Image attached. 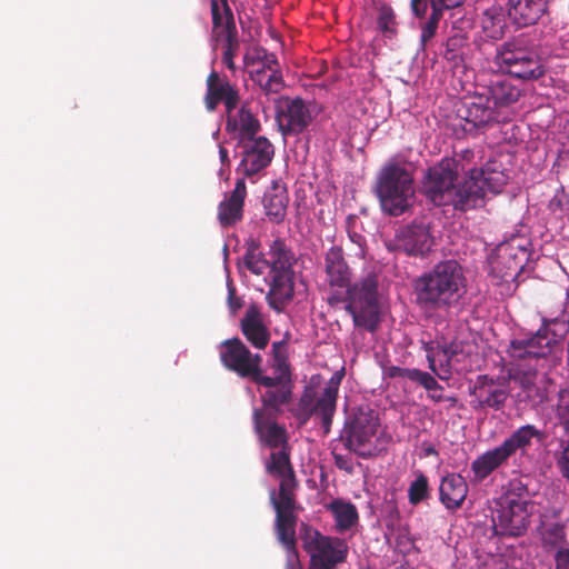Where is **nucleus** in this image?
I'll use <instances>...</instances> for the list:
<instances>
[{"label":"nucleus","instance_id":"nucleus-12","mask_svg":"<svg viewBox=\"0 0 569 569\" xmlns=\"http://www.w3.org/2000/svg\"><path fill=\"white\" fill-rule=\"evenodd\" d=\"M457 114L463 121L462 130L475 136L479 129H483L492 122H506L507 116H502L501 111L496 110L487 96L480 90L472 96L463 98Z\"/></svg>","mask_w":569,"mask_h":569},{"label":"nucleus","instance_id":"nucleus-49","mask_svg":"<svg viewBox=\"0 0 569 569\" xmlns=\"http://www.w3.org/2000/svg\"><path fill=\"white\" fill-rule=\"evenodd\" d=\"M525 398L532 403V406H539L548 401V391L545 387L536 383L533 388L526 393Z\"/></svg>","mask_w":569,"mask_h":569},{"label":"nucleus","instance_id":"nucleus-20","mask_svg":"<svg viewBox=\"0 0 569 569\" xmlns=\"http://www.w3.org/2000/svg\"><path fill=\"white\" fill-rule=\"evenodd\" d=\"M527 251L512 243L498 246L495 257L490 261V272L493 277L508 281L515 279L523 269Z\"/></svg>","mask_w":569,"mask_h":569},{"label":"nucleus","instance_id":"nucleus-47","mask_svg":"<svg viewBox=\"0 0 569 569\" xmlns=\"http://www.w3.org/2000/svg\"><path fill=\"white\" fill-rule=\"evenodd\" d=\"M556 465L561 476L569 481V441L562 443V449L556 453Z\"/></svg>","mask_w":569,"mask_h":569},{"label":"nucleus","instance_id":"nucleus-11","mask_svg":"<svg viewBox=\"0 0 569 569\" xmlns=\"http://www.w3.org/2000/svg\"><path fill=\"white\" fill-rule=\"evenodd\" d=\"M220 360L226 369L258 386L262 356L251 352L239 338L227 339L220 345Z\"/></svg>","mask_w":569,"mask_h":569},{"label":"nucleus","instance_id":"nucleus-42","mask_svg":"<svg viewBox=\"0 0 569 569\" xmlns=\"http://www.w3.org/2000/svg\"><path fill=\"white\" fill-rule=\"evenodd\" d=\"M542 539L546 543L558 546L566 540V529L562 523L553 522L545 527L542 531Z\"/></svg>","mask_w":569,"mask_h":569},{"label":"nucleus","instance_id":"nucleus-61","mask_svg":"<svg viewBox=\"0 0 569 569\" xmlns=\"http://www.w3.org/2000/svg\"><path fill=\"white\" fill-rule=\"evenodd\" d=\"M549 208L552 211L561 210L562 208V196L556 194L549 202Z\"/></svg>","mask_w":569,"mask_h":569},{"label":"nucleus","instance_id":"nucleus-48","mask_svg":"<svg viewBox=\"0 0 569 569\" xmlns=\"http://www.w3.org/2000/svg\"><path fill=\"white\" fill-rule=\"evenodd\" d=\"M473 158H475V153L472 150L463 149L459 152H456L451 159H459L458 162L460 163V167L463 168V169H460V173H466L467 174L466 178H469V170L472 169L471 167H469V164L472 163Z\"/></svg>","mask_w":569,"mask_h":569},{"label":"nucleus","instance_id":"nucleus-21","mask_svg":"<svg viewBox=\"0 0 569 569\" xmlns=\"http://www.w3.org/2000/svg\"><path fill=\"white\" fill-rule=\"evenodd\" d=\"M431 246L429 228L422 223H412L397 233L393 248L409 256H425Z\"/></svg>","mask_w":569,"mask_h":569},{"label":"nucleus","instance_id":"nucleus-25","mask_svg":"<svg viewBox=\"0 0 569 569\" xmlns=\"http://www.w3.org/2000/svg\"><path fill=\"white\" fill-rule=\"evenodd\" d=\"M481 91L498 111L516 103L521 96V90L510 79L502 76L491 79L487 86L481 88Z\"/></svg>","mask_w":569,"mask_h":569},{"label":"nucleus","instance_id":"nucleus-55","mask_svg":"<svg viewBox=\"0 0 569 569\" xmlns=\"http://www.w3.org/2000/svg\"><path fill=\"white\" fill-rule=\"evenodd\" d=\"M465 0H431V8H437L440 11L459 7Z\"/></svg>","mask_w":569,"mask_h":569},{"label":"nucleus","instance_id":"nucleus-41","mask_svg":"<svg viewBox=\"0 0 569 569\" xmlns=\"http://www.w3.org/2000/svg\"><path fill=\"white\" fill-rule=\"evenodd\" d=\"M238 50H239V40L237 37V31L232 32V33L229 32V34H226V44H224V50H223V56H222V62L226 64V67L230 71L236 70V64H234L233 59H234Z\"/></svg>","mask_w":569,"mask_h":569},{"label":"nucleus","instance_id":"nucleus-30","mask_svg":"<svg viewBox=\"0 0 569 569\" xmlns=\"http://www.w3.org/2000/svg\"><path fill=\"white\" fill-rule=\"evenodd\" d=\"M532 439L541 442L546 439V433L533 425H525L515 430L500 446L510 458L518 450L526 451L531 446Z\"/></svg>","mask_w":569,"mask_h":569},{"label":"nucleus","instance_id":"nucleus-16","mask_svg":"<svg viewBox=\"0 0 569 569\" xmlns=\"http://www.w3.org/2000/svg\"><path fill=\"white\" fill-rule=\"evenodd\" d=\"M470 406L475 411L505 408L509 391L488 375H479L472 386H469Z\"/></svg>","mask_w":569,"mask_h":569},{"label":"nucleus","instance_id":"nucleus-9","mask_svg":"<svg viewBox=\"0 0 569 569\" xmlns=\"http://www.w3.org/2000/svg\"><path fill=\"white\" fill-rule=\"evenodd\" d=\"M379 426L377 413L367 408H358L346 421L340 433L345 447L361 458L372 456V439Z\"/></svg>","mask_w":569,"mask_h":569},{"label":"nucleus","instance_id":"nucleus-39","mask_svg":"<svg viewBox=\"0 0 569 569\" xmlns=\"http://www.w3.org/2000/svg\"><path fill=\"white\" fill-rule=\"evenodd\" d=\"M466 44V39L462 36L455 34L443 44L442 56L446 60L457 63L462 56V48Z\"/></svg>","mask_w":569,"mask_h":569},{"label":"nucleus","instance_id":"nucleus-13","mask_svg":"<svg viewBox=\"0 0 569 569\" xmlns=\"http://www.w3.org/2000/svg\"><path fill=\"white\" fill-rule=\"evenodd\" d=\"M282 407L262 405L252 411L253 431L261 447L270 450L290 446L287 428L277 421Z\"/></svg>","mask_w":569,"mask_h":569},{"label":"nucleus","instance_id":"nucleus-37","mask_svg":"<svg viewBox=\"0 0 569 569\" xmlns=\"http://www.w3.org/2000/svg\"><path fill=\"white\" fill-rule=\"evenodd\" d=\"M259 243L254 239H249L246 242V253L243 256V264L254 274H262L269 267V262L263 259L259 250Z\"/></svg>","mask_w":569,"mask_h":569},{"label":"nucleus","instance_id":"nucleus-59","mask_svg":"<svg viewBox=\"0 0 569 569\" xmlns=\"http://www.w3.org/2000/svg\"><path fill=\"white\" fill-rule=\"evenodd\" d=\"M425 350L427 351V360H428L429 369L432 372H435L440 379H445V377L441 376L440 373H438L436 370V359H435V356L431 353L432 348L429 347V345H427Z\"/></svg>","mask_w":569,"mask_h":569},{"label":"nucleus","instance_id":"nucleus-15","mask_svg":"<svg viewBox=\"0 0 569 569\" xmlns=\"http://www.w3.org/2000/svg\"><path fill=\"white\" fill-rule=\"evenodd\" d=\"M273 261L271 267V286L268 300L271 307L279 309L286 301L293 297L292 272L290 269V256L282 248H273Z\"/></svg>","mask_w":569,"mask_h":569},{"label":"nucleus","instance_id":"nucleus-63","mask_svg":"<svg viewBox=\"0 0 569 569\" xmlns=\"http://www.w3.org/2000/svg\"><path fill=\"white\" fill-rule=\"evenodd\" d=\"M219 154H220V158H221L222 162L228 160V150L226 148H220Z\"/></svg>","mask_w":569,"mask_h":569},{"label":"nucleus","instance_id":"nucleus-5","mask_svg":"<svg viewBox=\"0 0 569 569\" xmlns=\"http://www.w3.org/2000/svg\"><path fill=\"white\" fill-rule=\"evenodd\" d=\"M269 366L272 375H266L262 365L259 368L258 386L262 405L279 408L292 400V369L289 361L286 339L274 341L271 346Z\"/></svg>","mask_w":569,"mask_h":569},{"label":"nucleus","instance_id":"nucleus-8","mask_svg":"<svg viewBox=\"0 0 569 569\" xmlns=\"http://www.w3.org/2000/svg\"><path fill=\"white\" fill-rule=\"evenodd\" d=\"M495 61L502 71L518 79L536 80L545 72L537 53L526 48L525 39L520 37L501 43Z\"/></svg>","mask_w":569,"mask_h":569},{"label":"nucleus","instance_id":"nucleus-1","mask_svg":"<svg viewBox=\"0 0 569 569\" xmlns=\"http://www.w3.org/2000/svg\"><path fill=\"white\" fill-rule=\"evenodd\" d=\"M458 161L442 159L426 171L422 190L435 206H452L459 211L476 209L485 206L488 192L498 194L508 182L501 164L489 161L481 169L469 170V178L456 184L462 169Z\"/></svg>","mask_w":569,"mask_h":569},{"label":"nucleus","instance_id":"nucleus-4","mask_svg":"<svg viewBox=\"0 0 569 569\" xmlns=\"http://www.w3.org/2000/svg\"><path fill=\"white\" fill-rule=\"evenodd\" d=\"M292 447L270 450L263 460L264 471L271 478L279 480V490L270 491V502L276 512V519L297 518L299 509L296 489L299 486L295 467L291 461Z\"/></svg>","mask_w":569,"mask_h":569},{"label":"nucleus","instance_id":"nucleus-64","mask_svg":"<svg viewBox=\"0 0 569 569\" xmlns=\"http://www.w3.org/2000/svg\"><path fill=\"white\" fill-rule=\"evenodd\" d=\"M395 569H415V568L411 567L410 565L406 563V565H400V566L396 567Z\"/></svg>","mask_w":569,"mask_h":569},{"label":"nucleus","instance_id":"nucleus-35","mask_svg":"<svg viewBox=\"0 0 569 569\" xmlns=\"http://www.w3.org/2000/svg\"><path fill=\"white\" fill-rule=\"evenodd\" d=\"M516 361H526L528 369H521V365L517 363L515 368L510 369L509 377L510 379L518 383L522 391L528 393L533 386L537 383V363L539 360L536 359H515Z\"/></svg>","mask_w":569,"mask_h":569},{"label":"nucleus","instance_id":"nucleus-7","mask_svg":"<svg viewBox=\"0 0 569 569\" xmlns=\"http://www.w3.org/2000/svg\"><path fill=\"white\" fill-rule=\"evenodd\" d=\"M413 192V179L405 167L388 163L380 170L376 194L385 212L390 216L402 214L409 208Z\"/></svg>","mask_w":569,"mask_h":569},{"label":"nucleus","instance_id":"nucleus-43","mask_svg":"<svg viewBox=\"0 0 569 569\" xmlns=\"http://www.w3.org/2000/svg\"><path fill=\"white\" fill-rule=\"evenodd\" d=\"M211 7V16H212V24L214 29H223L226 34L236 32V23L233 22L232 27L228 24L227 17L224 16V11H222V6L219 4L218 0L210 1Z\"/></svg>","mask_w":569,"mask_h":569},{"label":"nucleus","instance_id":"nucleus-52","mask_svg":"<svg viewBox=\"0 0 569 569\" xmlns=\"http://www.w3.org/2000/svg\"><path fill=\"white\" fill-rule=\"evenodd\" d=\"M335 465L338 469L346 471L347 473L353 472V465L351 458L340 453L333 452Z\"/></svg>","mask_w":569,"mask_h":569},{"label":"nucleus","instance_id":"nucleus-6","mask_svg":"<svg viewBox=\"0 0 569 569\" xmlns=\"http://www.w3.org/2000/svg\"><path fill=\"white\" fill-rule=\"evenodd\" d=\"M569 332V313L561 309L556 316H545L536 333L513 339L509 346L512 359H545Z\"/></svg>","mask_w":569,"mask_h":569},{"label":"nucleus","instance_id":"nucleus-14","mask_svg":"<svg viewBox=\"0 0 569 569\" xmlns=\"http://www.w3.org/2000/svg\"><path fill=\"white\" fill-rule=\"evenodd\" d=\"M528 518V501L508 496L492 516L493 530L499 536H521L527 529Z\"/></svg>","mask_w":569,"mask_h":569},{"label":"nucleus","instance_id":"nucleus-27","mask_svg":"<svg viewBox=\"0 0 569 569\" xmlns=\"http://www.w3.org/2000/svg\"><path fill=\"white\" fill-rule=\"evenodd\" d=\"M297 518L274 519V533L287 551L286 569H303L298 557L296 528Z\"/></svg>","mask_w":569,"mask_h":569},{"label":"nucleus","instance_id":"nucleus-54","mask_svg":"<svg viewBox=\"0 0 569 569\" xmlns=\"http://www.w3.org/2000/svg\"><path fill=\"white\" fill-rule=\"evenodd\" d=\"M228 306L231 312H236L242 307L241 298L237 297L234 287H228Z\"/></svg>","mask_w":569,"mask_h":569},{"label":"nucleus","instance_id":"nucleus-51","mask_svg":"<svg viewBox=\"0 0 569 569\" xmlns=\"http://www.w3.org/2000/svg\"><path fill=\"white\" fill-rule=\"evenodd\" d=\"M418 369L410 368H401L397 366H391L387 369V375L390 378H405L413 381Z\"/></svg>","mask_w":569,"mask_h":569},{"label":"nucleus","instance_id":"nucleus-57","mask_svg":"<svg viewBox=\"0 0 569 569\" xmlns=\"http://www.w3.org/2000/svg\"><path fill=\"white\" fill-rule=\"evenodd\" d=\"M411 10L416 17L422 18L426 14L428 8L427 0H411Z\"/></svg>","mask_w":569,"mask_h":569},{"label":"nucleus","instance_id":"nucleus-36","mask_svg":"<svg viewBox=\"0 0 569 569\" xmlns=\"http://www.w3.org/2000/svg\"><path fill=\"white\" fill-rule=\"evenodd\" d=\"M252 80L266 94L279 93L284 86L280 71L268 72L264 69H258L252 73Z\"/></svg>","mask_w":569,"mask_h":569},{"label":"nucleus","instance_id":"nucleus-33","mask_svg":"<svg viewBox=\"0 0 569 569\" xmlns=\"http://www.w3.org/2000/svg\"><path fill=\"white\" fill-rule=\"evenodd\" d=\"M481 28L486 37L492 40L502 39L508 28L503 8L501 6L487 8L482 13Z\"/></svg>","mask_w":569,"mask_h":569},{"label":"nucleus","instance_id":"nucleus-26","mask_svg":"<svg viewBox=\"0 0 569 569\" xmlns=\"http://www.w3.org/2000/svg\"><path fill=\"white\" fill-rule=\"evenodd\" d=\"M206 87L203 102L209 112L216 111L222 101L240 93L236 84L231 83L227 77L221 76L216 70L208 74Z\"/></svg>","mask_w":569,"mask_h":569},{"label":"nucleus","instance_id":"nucleus-22","mask_svg":"<svg viewBox=\"0 0 569 569\" xmlns=\"http://www.w3.org/2000/svg\"><path fill=\"white\" fill-rule=\"evenodd\" d=\"M550 0H507V16L517 28L536 24L547 12Z\"/></svg>","mask_w":569,"mask_h":569},{"label":"nucleus","instance_id":"nucleus-2","mask_svg":"<svg viewBox=\"0 0 569 569\" xmlns=\"http://www.w3.org/2000/svg\"><path fill=\"white\" fill-rule=\"evenodd\" d=\"M325 261L329 283L339 288L348 287L346 310L351 315L353 325L371 333L376 332L380 323L378 276L369 272L360 281L349 286L350 269L339 247H331Z\"/></svg>","mask_w":569,"mask_h":569},{"label":"nucleus","instance_id":"nucleus-62","mask_svg":"<svg viewBox=\"0 0 569 569\" xmlns=\"http://www.w3.org/2000/svg\"><path fill=\"white\" fill-rule=\"evenodd\" d=\"M337 567H330V566H325V565H310L309 563V569H336Z\"/></svg>","mask_w":569,"mask_h":569},{"label":"nucleus","instance_id":"nucleus-38","mask_svg":"<svg viewBox=\"0 0 569 569\" xmlns=\"http://www.w3.org/2000/svg\"><path fill=\"white\" fill-rule=\"evenodd\" d=\"M429 497L428 478L420 473L409 486L408 500L410 505L417 506Z\"/></svg>","mask_w":569,"mask_h":569},{"label":"nucleus","instance_id":"nucleus-24","mask_svg":"<svg viewBox=\"0 0 569 569\" xmlns=\"http://www.w3.org/2000/svg\"><path fill=\"white\" fill-rule=\"evenodd\" d=\"M247 197V187L243 178L237 180L233 190L226 193L218 206V220L221 227L230 228L243 218V206Z\"/></svg>","mask_w":569,"mask_h":569},{"label":"nucleus","instance_id":"nucleus-40","mask_svg":"<svg viewBox=\"0 0 569 569\" xmlns=\"http://www.w3.org/2000/svg\"><path fill=\"white\" fill-rule=\"evenodd\" d=\"M442 17V11L437 8H431V14L422 26L420 43L421 48L425 49L429 40H431L438 29V23Z\"/></svg>","mask_w":569,"mask_h":569},{"label":"nucleus","instance_id":"nucleus-56","mask_svg":"<svg viewBox=\"0 0 569 569\" xmlns=\"http://www.w3.org/2000/svg\"><path fill=\"white\" fill-rule=\"evenodd\" d=\"M428 397L435 402L447 401L451 407L457 405L458 399L455 396H445L442 391H433Z\"/></svg>","mask_w":569,"mask_h":569},{"label":"nucleus","instance_id":"nucleus-32","mask_svg":"<svg viewBox=\"0 0 569 569\" xmlns=\"http://www.w3.org/2000/svg\"><path fill=\"white\" fill-rule=\"evenodd\" d=\"M226 129L228 132L239 131L243 141L257 138L256 134L260 131L261 126L258 118L251 112L249 103L243 102L237 110L230 126H226Z\"/></svg>","mask_w":569,"mask_h":569},{"label":"nucleus","instance_id":"nucleus-28","mask_svg":"<svg viewBox=\"0 0 569 569\" xmlns=\"http://www.w3.org/2000/svg\"><path fill=\"white\" fill-rule=\"evenodd\" d=\"M468 483L459 473H450L442 478L439 496L441 503L451 511L459 509L468 495Z\"/></svg>","mask_w":569,"mask_h":569},{"label":"nucleus","instance_id":"nucleus-34","mask_svg":"<svg viewBox=\"0 0 569 569\" xmlns=\"http://www.w3.org/2000/svg\"><path fill=\"white\" fill-rule=\"evenodd\" d=\"M328 509L332 512L336 527L339 532L352 528L359 520L356 506L351 502H345L340 499L331 501Z\"/></svg>","mask_w":569,"mask_h":569},{"label":"nucleus","instance_id":"nucleus-44","mask_svg":"<svg viewBox=\"0 0 569 569\" xmlns=\"http://www.w3.org/2000/svg\"><path fill=\"white\" fill-rule=\"evenodd\" d=\"M557 417L569 433V390H560L557 403Z\"/></svg>","mask_w":569,"mask_h":569},{"label":"nucleus","instance_id":"nucleus-3","mask_svg":"<svg viewBox=\"0 0 569 569\" xmlns=\"http://www.w3.org/2000/svg\"><path fill=\"white\" fill-rule=\"evenodd\" d=\"M461 266L453 259L440 261L415 280L416 303L426 311L456 307L465 292Z\"/></svg>","mask_w":569,"mask_h":569},{"label":"nucleus","instance_id":"nucleus-19","mask_svg":"<svg viewBox=\"0 0 569 569\" xmlns=\"http://www.w3.org/2000/svg\"><path fill=\"white\" fill-rule=\"evenodd\" d=\"M241 154L238 171H241L246 177H253L271 163L274 148L266 137H257L242 141Z\"/></svg>","mask_w":569,"mask_h":569},{"label":"nucleus","instance_id":"nucleus-45","mask_svg":"<svg viewBox=\"0 0 569 569\" xmlns=\"http://www.w3.org/2000/svg\"><path fill=\"white\" fill-rule=\"evenodd\" d=\"M377 23L382 32H395L396 17L393 10L388 6H382L379 9Z\"/></svg>","mask_w":569,"mask_h":569},{"label":"nucleus","instance_id":"nucleus-31","mask_svg":"<svg viewBox=\"0 0 569 569\" xmlns=\"http://www.w3.org/2000/svg\"><path fill=\"white\" fill-rule=\"evenodd\" d=\"M288 201L287 190L276 183L264 193L263 207L266 216L271 222L280 223L283 221L287 214Z\"/></svg>","mask_w":569,"mask_h":569},{"label":"nucleus","instance_id":"nucleus-10","mask_svg":"<svg viewBox=\"0 0 569 569\" xmlns=\"http://www.w3.org/2000/svg\"><path fill=\"white\" fill-rule=\"evenodd\" d=\"M302 529V547L310 557V565L337 567L346 561L348 545L343 539L325 536L305 523Z\"/></svg>","mask_w":569,"mask_h":569},{"label":"nucleus","instance_id":"nucleus-18","mask_svg":"<svg viewBox=\"0 0 569 569\" xmlns=\"http://www.w3.org/2000/svg\"><path fill=\"white\" fill-rule=\"evenodd\" d=\"M345 377V370L336 371L327 382L322 395L317 399L316 405H311V398L303 395L300 400V406L308 415H317L321 418L325 432L328 433L332 423V418L337 408V398L339 387Z\"/></svg>","mask_w":569,"mask_h":569},{"label":"nucleus","instance_id":"nucleus-29","mask_svg":"<svg viewBox=\"0 0 569 569\" xmlns=\"http://www.w3.org/2000/svg\"><path fill=\"white\" fill-rule=\"evenodd\" d=\"M509 457L500 445L490 450H487L471 462V481L475 483L482 482L493 471L507 463Z\"/></svg>","mask_w":569,"mask_h":569},{"label":"nucleus","instance_id":"nucleus-17","mask_svg":"<svg viewBox=\"0 0 569 569\" xmlns=\"http://www.w3.org/2000/svg\"><path fill=\"white\" fill-rule=\"evenodd\" d=\"M277 123L283 136L303 132L312 122L310 107L301 98H282L277 106Z\"/></svg>","mask_w":569,"mask_h":569},{"label":"nucleus","instance_id":"nucleus-60","mask_svg":"<svg viewBox=\"0 0 569 569\" xmlns=\"http://www.w3.org/2000/svg\"><path fill=\"white\" fill-rule=\"evenodd\" d=\"M219 4L222 6V11H224V16L227 17V22L232 27L233 24V12L228 4V0H218Z\"/></svg>","mask_w":569,"mask_h":569},{"label":"nucleus","instance_id":"nucleus-53","mask_svg":"<svg viewBox=\"0 0 569 569\" xmlns=\"http://www.w3.org/2000/svg\"><path fill=\"white\" fill-rule=\"evenodd\" d=\"M556 569H569V548H560L555 555Z\"/></svg>","mask_w":569,"mask_h":569},{"label":"nucleus","instance_id":"nucleus-46","mask_svg":"<svg viewBox=\"0 0 569 569\" xmlns=\"http://www.w3.org/2000/svg\"><path fill=\"white\" fill-rule=\"evenodd\" d=\"M413 382L422 386L429 393L433 391H443V387L438 383V381L426 371H421L418 369Z\"/></svg>","mask_w":569,"mask_h":569},{"label":"nucleus","instance_id":"nucleus-58","mask_svg":"<svg viewBox=\"0 0 569 569\" xmlns=\"http://www.w3.org/2000/svg\"><path fill=\"white\" fill-rule=\"evenodd\" d=\"M268 72L280 71L278 68V61L274 54H266L262 61V68Z\"/></svg>","mask_w":569,"mask_h":569},{"label":"nucleus","instance_id":"nucleus-23","mask_svg":"<svg viewBox=\"0 0 569 569\" xmlns=\"http://www.w3.org/2000/svg\"><path fill=\"white\" fill-rule=\"evenodd\" d=\"M240 330L246 340L258 350H263L270 341V332L264 323L261 308L251 303L240 320Z\"/></svg>","mask_w":569,"mask_h":569},{"label":"nucleus","instance_id":"nucleus-50","mask_svg":"<svg viewBox=\"0 0 569 569\" xmlns=\"http://www.w3.org/2000/svg\"><path fill=\"white\" fill-rule=\"evenodd\" d=\"M240 93L234 94L231 98H228L227 100L222 101L221 103L224 106L226 111V126H230L231 120L234 118L237 108L240 104Z\"/></svg>","mask_w":569,"mask_h":569}]
</instances>
